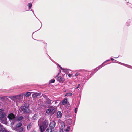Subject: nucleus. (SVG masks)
<instances>
[{
  "mask_svg": "<svg viewBox=\"0 0 132 132\" xmlns=\"http://www.w3.org/2000/svg\"><path fill=\"white\" fill-rule=\"evenodd\" d=\"M43 118H40L39 120L38 125L39 127L40 132H44L47 127L48 123L46 120H43Z\"/></svg>",
  "mask_w": 132,
  "mask_h": 132,
  "instance_id": "obj_1",
  "label": "nucleus"
},
{
  "mask_svg": "<svg viewBox=\"0 0 132 132\" xmlns=\"http://www.w3.org/2000/svg\"><path fill=\"white\" fill-rule=\"evenodd\" d=\"M27 104H26L24 106H22L21 107V110L25 114H28L30 112V110L28 108L29 105L27 106Z\"/></svg>",
  "mask_w": 132,
  "mask_h": 132,
  "instance_id": "obj_2",
  "label": "nucleus"
},
{
  "mask_svg": "<svg viewBox=\"0 0 132 132\" xmlns=\"http://www.w3.org/2000/svg\"><path fill=\"white\" fill-rule=\"evenodd\" d=\"M56 108L53 106L50 107L49 109H48L46 111V113L49 114L51 113V114H54L56 110Z\"/></svg>",
  "mask_w": 132,
  "mask_h": 132,
  "instance_id": "obj_3",
  "label": "nucleus"
},
{
  "mask_svg": "<svg viewBox=\"0 0 132 132\" xmlns=\"http://www.w3.org/2000/svg\"><path fill=\"white\" fill-rule=\"evenodd\" d=\"M56 78L57 80L60 82L63 83L65 80V79L64 78L60 76L57 77Z\"/></svg>",
  "mask_w": 132,
  "mask_h": 132,
  "instance_id": "obj_4",
  "label": "nucleus"
},
{
  "mask_svg": "<svg viewBox=\"0 0 132 132\" xmlns=\"http://www.w3.org/2000/svg\"><path fill=\"white\" fill-rule=\"evenodd\" d=\"M8 117L10 120H13L15 118L14 114L12 113L9 114L8 115Z\"/></svg>",
  "mask_w": 132,
  "mask_h": 132,
  "instance_id": "obj_5",
  "label": "nucleus"
},
{
  "mask_svg": "<svg viewBox=\"0 0 132 132\" xmlns=\"http://www.w3.org/2000/svg\"><path fill=\"white\" fill-rule=\"evenodd\" d=\"M56 123L54 121H53L51 122L50 123L49 125L50 128L52 129L54 128L55 126Z\"/></svg>",
  "mask_w": 132,
  "mask_h": 132,
  "instance_id": "obj_6",
  "label": "nucleus"
},
{
  "mask_svg": "<svg viewBox=\"0 0 132 132\" xmlns=\"http://www.w3.org/2000/svg\"><path fill=\"white\" fill-rule=\"evenodd\" d=\"M41 93H40L36 92L34 93L32 95V96L33 98H35L38 96H40L41 95Z\"/></svg>",
  "mask_w": 132,
  "mask_h": 132,
  "instance_id": "obj_7",
  "label": "nucleus"
},
{
  "mask_svg": "<svg viewBox=\"0 0 132 132\" xmlns=\"http://www.w3.org/2000/svg\"><path fill=\"white\" fill-rule=\"evenodd\" d=\"M0 131H2V132H7V131L5 129V128L3 126L1 125L0 123Z\"/></svg>",
  "mask_w": 132,
  "mask_h": 132,
  "instance_id": "obj_8",
  "label": "nucleus"
},
{
  "mask_svg": "<svg viewBox=\"0 0 132 132\" xmlns=\"http://www.w3.org/2000/svg\"><path fill=\"white\" fill-rule=\"evenodd\" d=\"M38 116L37 114H34L32 117L33 119L34 120H36L38 119Z\"/></svg>",
  "mask_w": 132,
  "mask_h": 132,
  "instance_id": "obj_9",
  "label": "nucleus"
},
{
  "mask_svg": "<svg viewBox=\"0 0 132 132\" xmlns=\"http://www.w3.org/2000/svg\"><path fill=\"white\" fill-rule=\"evenodd\" d=\"M65 123L64 122H62L61 123V129L65 130Z\"/></svg>",
  "mask_w": 132,
  "mask_h": 132,
  "instance_id": "obj_10",
  "label": "nucleus"
},
{
  "mask_svg": "<svg viewBox=\"0 0 132 132\" xmlns=\"http://www.w3.org/2000/svg\"><path fill=\"white\" fill-rule=\"evenodd\" d=\"M5 113L4 112H0V118H3L5 117Z\"/></svg>",
  "mask_w": 132,
  "mask_h": 132,
  "instance_id": "obj_11",
  "label": "nucleus"
},
{
  "mask_svg": "<svg viewBox=\"0 0 132 132\" xmlns=\"http://www.w3.org/2000/svg\"><path fill=\"white\" fill-rule=\"evenodd\" d=\"M57 118H60L62 116V114L60 111H58L57 113Z\"/></svg>",
  "mask_w": 132,
  "mask_h": 132,
  "instance_id": "obj_12",
  "label": "nucleus"
},
{
  "mask_svg": "<svg viewBox=\"0 0 132 132\" xmlns=\"http://www.w3.org/2000/svg\"><path fill=\"white\" fill-rule=\"evenodd\" d=\"M67 100L66 98H64L63 100L62 103L63 105H64L66 104L67 102Z\"/></svg>",
  "mask_w": 132,
  "mask_h": 132,
  "instance_id": "obj_13",
  "label": "nucleus"
},
{
  "mask_svg": "<svg viewBox=\"0 0 132 132\" xmlns=\"http://www.w3.org/2000/svg\"><path fill=\"white\" fill-rule=\"evenodd\" d=\"M32 125L31 123H29L27 126V129L28 130H29L31 127Z\"/></svg>",
  "mask_w": 132,
  "mask_h": 132,
  "instance_id": "obj_14",
  "label": "nucleus"
},
{
  "mask_svg": "<svg viewBox=\"0 0 132 132\" xmlns=\"http://www.w3.org/2000/svg\"><path fill=\"white\" fill-rule=\"evenodd\" d=\"M23 119V117H22V116H20V117H18V118H17V120L18 121H21V120L22 119Z\"/></svg>",
  "mask_w": 132,
  "mask_h": 132,
  "instance_id": "obj_15",
  "label": "nucleus"
},
{
  "mask_svg": "<svg viewBox=\"0 0 132 132\" xmlns=\"http://www.w3.org/2000/svg\"><path fill=\"white\" fill-rule=\"evenodd\" d=\"M51 100L50 99L48 98L46 101V103L48 104H51Z\"/></svg>",
  "mask_w": 132,
  "mask_h": 132,
  "instance_id": "obj_16",
  "label": "nucleus"
},
{
  "mask_svg": "<svg viewBox=\"0 0 132 132\" xmlns=\"http://www.w3.org/2000/svg\"><path fill=\"white\" fill-rule=\"evenodd\" d=\"M52 129L50 128H48L46 129V132H52Z\"/></svg>",
  "mask_w": 132,
  "mask_h": 132,
  "instance_id": "obj_17",
  "label": "nucleus"
},
{
  "mask_svg": "<svg viewBox=\"0 0 132 132\" xmlns=\"http://www.w3.org/2000/svg\"><path fill=\"white\" fill-rule=\"evenodd\" d=\"M31 92H27L25 94V96L26 97H29L31 95Z\"/></svg>",
  "mask_w": 132,
  "mask_h": 132,
  "instance_id": "obj_18",
  "label": "nucleus"
},
{
  "mask_svg": "<svg viewBox=\"0 0 132 132\" xmlns=\"http://www.w3.org/2000/svg\"><path fill=\"white\" fill-rule=\"evenodd\" d=\"M22 125V123L21 122L18 123L16 125V127L18 128H19L21 127Z\"/></svg>",
  "mask_w": 132,
  "mask_h": 132,
  "instance_id": "obj_19",
  "label": "nucleus"
},
{
  "mask_svg": "<svg viewBox=\"0 0 132 132\" xmlns=\"http://www.w3.org/2000/svg\"><path fill=\"white\" fill-rule=\"evenodd\" d=\"M24 95V94H20L19 95H17L16 96V98H21V97H22Z\"/></svg>",
  "mask_w": 132,
  "mask_h": 132,
  "instance_id": "obj_20",
  "label": "nucleus"
},
{
  "mask_svg": "<svg viewBox=\"0 0 132 132\" xmlns=\"http://www.w3.org/2000/svg\"><path fill=\"white\" fill-rule=\"evenodd\" d=\"M72 93H66V95L68 96H72Z\"/></svg>",
  "mask_w": 132,
  "mask_h": 132,
  "instance_id": "obj_21",
  "label": "nucleus"
},
{
  "mask_svg": "<svg viewBox=\"0 0 132 132\" xmlns=\"http://www.w3.org/2000/svg\"><path fill=\"white\" fill-rule=\"evenodd\" d=\"M32 4L31 3H29L28 4V6L29 9H31L32 7Z\"/></svg>",
  "mask_w": 132,
  "mask_h": 132,
  "instance_id": "obj_22",
  "label": "nucleus"
},
{
  "mask_svg": "<svg viewBox=\"0 0 132 132\" xmlns=\"http://www.w3.org/2000/svg\"><path fill=\"white\" fill-rule=\"evenodd\" d=\"M55 81V80L54 79H51L50 81V83H54Z\"/></svg>",
  "mask_w": 132,
  "mask_h": 132,
  "instance_id": "obj_23",
  "label": "nucleus"
},
{
  "mask_svg": "<svg viewBox=\"0 0 132 132\" xmlns=\"http://www.w3.org/2000/svg\"><path fill=\"white\" fill-rule=\"evenodd\" d=\"M18 130L19 131L21 132L23 131V128L22 127H21Z\"/></svg>",
  "mask_w": 132,
  "mask_h": 132,
  "instance_id": "obj_24",
  "label": "nucleus"
},
{
  "mask_svg": "<svg viewBox=\"0 0 132 132\" xmlns=\"http://www.w3.org/2000/svg\"><path fill=\"white\" fill-rule=\"evenodd\" d=\"M70 129V127L69 126L67 127L66 129L65 130V132H67V131L68 132L69 131Z\"/></svg>",
  "mask_w": 132,
  "mask_h": 132,
  "instance_id": "obj_25",
  "label": "nucleus"
},
{
  "mask_svg": "<svg viewBox=\"0 0 132 132\" xmlns=\"http://www.w3.org/2000/svg\"><path fill=\"white\" fill-rule=\"evenodd\" d=\"M59 66L61 70H63V71H66L65 69H64V68H62L61 66H60V65H59Z\"/></svg>",
  "mask_w": 132,
  "mask_h": 132,
  "instance_id": "obj_26",
  "label": "nucleus"
},
{
  "mask_svg": "<svg viewBox=\"0 0 132 132\" xmlns=\"http://www.w3.org/2000/svg\"><path fill=\"white\" fill-rule=\"evenodd\" d=\"M63 129H60V132H64V131H63Z\"/></svg>",
  "mask_w": 132,
  "mask_h": 132,
  "instance_id": "obj_27",
  "label": "nucleus"
},
{
  "mask_svg": "<svg viewBox=\"0 0 132 132\" xmlns=\"http://www.w3.org/2000/svg\"><path fill=\"white\" fill-rule=\"evenodd\" d=\"M80 85V84H78V86L77 87L75 88V89H77L79 87V86Z\"/></svg>",
  "mask_w": 132,
  "mask_h": 132,
  "instance_id": "obj_28",
  "label": "nucleus"
},
{
  "mask_svg": "<svg viewBox=\"0 0 132 132\" xmlns=\"http://www.w3.org/2000/svg\"><path fill=\"white\" fill-rule=\"evenodd\" d=\"M68 76L70 77H71L72 76V75L71 74H69L68 75Z\"/></svg>",
  "mask_w": 132,
  "mask_h": 132,
  "instance_id": "obj_29",
  "label": "nucleus"
},
{
  "mask_svg": "<svg viewBox=\"0 0 132 132\" xmlns=\"http://www.w3.org/2000/svg\"><path fill=\"white\" fill-rule=\"evenodd\" d=\"M79 74L78 73H76L75 75V76H78V75Z\"/></svg>",
  "mask_w": 132,
  "mask_h": 132,
  "instance_id": "obj_30",
  "label": "nucleus"
},
{
  "mask_svg": "<svg viewBox=\"0 0 132 132\" xmlns=\"http://www.w3.org/2000/svg\"><path fill=\"white\" fill-rule=\"evenodd\" d=\"M59 72L58 73L57 75L55 77V78H56L57 77H58V76L59 75Z\"/></svg>",
  "mask_w": 132,
  "mask_h": 132,
  "instance_id": "obj_31",
  "label": "nucleus"
},
{
  "mask_svg": "<svg viewBox=\"0 0 132 132\" xmlns=\"http://www.w3.org/2000/svg\"><path fill=\"white\" fill-rule=\"evenodd\" d=\"M111 60H112V61H113L114 60V59L112 58H111Z\"/></svg>",
  "mask_w": 132,
  "mask_h": 132,
  "instance_id": "obj_32",
  "label": "nucleus"
},
{
  "mask_svg": "<svg viewBox=\"0 0 132 132\" xmlns=\"http://www.w3.org/2000/svg\"><path fill=\"white\" fill-rule=\"evenodd\" d=\"M76 108L75 109V113H76V112H77V110H76Z\"/></svg>",
  "mask_w": 132,
  "mask_h": 132,
  "instance_id": "obj_33",
  "label": "nucleus"
},
{
  "mask_svg": "<svg viewBox=\"0 0 132 132\" xmlns=\"http://www.w3.org/2000/svg\"><path fill=\"white\" fill-rule=\"evenodd\" d=\"M32 132H36V131H35L33 130Z\"/></svg>",
  "mask_w": 132,
  "mask_h": 132,
  "instance_id": "obj_34",
  "label": "nucleus"
},
{
  "mask_svg": "<svg viewBox=\"0 0 132 132\" xmlns=\"http://www.w3.org/2000/svg\"><path fill=\"white\" fill-rule=\"evenodd\" d=\"M3 97H2V98H2V99Z\"/></svg>",
  "mask_w": 132,
  "mask_h": 132,
  "instance_id": "obj_35",
  "label": "nucleus"
},
{
  "mask_svg": "<svg viewBox=\"0 0 132 132\" xmlns=\"http://www.w3.org/2000/svg\"><path fill=\"white\" fill-rule=\"evenodd\" d=\"M1 110V109H0V110Z\"/></svg>",
  "mask_w": 132,
  "mask_h": 132,
  "instance_id": "obj_36",
  "label": "nucleus"
}]
</instances>
